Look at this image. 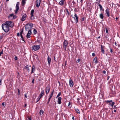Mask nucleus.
I'll list each match as a JSON object with an SVG mask.
<instances>
[{
  "instance_id": "nucleus-1",
  "label": "nucleus",
  "mask_w": 120,
  "mask_h": 120,
  "mask_svg": "<svg viewBox=\"0 0 120 120\" xmlns=\"http://www.w3.org/2000/svg\"><path fill=\"white\" fill-rule=\"evenodd\" d=\"M13 26L14 24L11 21H7L5 23L2 24V27L4 31L6 32H7L9 30V27H12Z\"/></svg>"
},
{
  "instance_id": "nucleus-2",
  "label": "nucleus",
  "mask_w": 120,
  "mask_h": 120,
  "mask_svg": "<svg viewBox=\"0 0 120 120\" xmlns=\"http://www.w3.org/2000/svg\"><path fill=\"white\" fill-rule=\"evenodd\" d=\"M33 26V24L31 23L27 24L25 26V30L26 31L30 30Z\"/></svg>"
},
{
  "instance_id": "nucleus-3",
  "label": "nucleus",
  "mask_w": 120,
  "mask_h": 120,
  "mask_svg": "<svg viewBox=\"0 0 120 120\" xmlns=\"http://www.w3.org/2000/svg\"><path fill=\"white\" fill-rule=\"evenodd\" d=\"M105 102L107 104L109 103V105H110L112 107H113V105L115 104V103L114 102H112V100H111L110 101H105Z\"/></svg>"
},
{
  "instance_id": "nucleus-4",
  "label": "nucleus",
  "mask_w": 120,
  "mask_h": 120,
  "mask_svg": "<svg viewBox=\"0 0 120 120\" xmlns=\"http://www.w3.org/2000/svg\"><path fill=\"white\" fill-rule=\"evenodd\" d=\"M68 44V41L66 40H64L63 44V48L65 50L66 49Z\"/></svg>"
},
{
  "instance_id": "nucleus-5",
  "label": "nucleus",
  "mask_w": 120,
  "mask_h": 120,
  "mask_svg": "<svg viewBox=\"0 0 120 120\" xmlns=\"http://www.w3.org/2000/svg\"><path fill=\"white\" fill-rule=\"evenodd\" d=\"M40 45H34L32 47V50L36 51L38 50L40 48Z\"/></svg>"
},
{
  "instance_id": "nucleus-6",
  "label": "nucleus",
  "mask_w": 120,
  "mask_h": 120,
  "mask_svg": "<svg viewBox=\"0 0 120 120\" xmlns=\"http://www.w3.org/2000/svg\"><path fill=\"white\" fill-rule=\"evenodd\" d=\"M8 17L10 19H14L16 18L17 17V16L13 14H11Z\"/></svg>"
},
{
  "instance_id": "nucleus-7",
  "label": "nucleus",
  "mask_w": 120,
  "mask_h": 120,
  "mask_svg": "<svg viewBox=\"0 0 120 120\" xmlns=\"http://www.w3.org/2000/svg\"><path fill=\"white\" fill-rule=\"evenodd\" d=\"M34 10L33 9L31 11L30 15L31 19V20H33L34 19Z\"/></svg>"
},
{
  "instance_id": "nucleus-8",
  "label": "nucleus",
  "mask_w": 120,
  "mask_h": 120,
  "mask_svg": "<svg viewBox=\"0 0 120 120\" xmlns=\"http://www.w3.org/2000/svg\"><path fill=\"white\" fill-rule=\"evenodd\" d=\"M73 18H74L75 20H76V23H77L78 21V18L76 13H75V14L74 17H73Z\"/></svg>"
},
{
  "instance_id": "nucleus-9",
  "label": "nucleus",
  "mask_w": 120,
  "mask_h": 120,
  "mask_svg": "<svg viewBox=\"0 0 120 120\" xmlns=\"http://www.w3.org/2000/svg\"><path fill=\"white\" fill-rule=\"evenodd\" d=\"M19 2H18L16 4V9L15 10V13H16L19 10Z\"/></svg>"
},
{
  "instance_id": "nucleus-10",
  "label": "nucleus",
  "mask_w": 120,
  "mask_h": 120,
  "mask_svg": "<svg viewBox=\"0 0 120 120\" xmlns=\"http://www.w3.org/2000/svg\"><path fill=\"white\" fill-rule=\"evenodd\" d=\"M69 83L70 86L71 87H73L74 85L73 82L71 79L69 80Z\"/></svg>"
},
{
  "instance_id": "nucleus-11",
  "label": "nucleus",
  "mask_w": 120,
  "mask_h": 120,
  "mask_svg": "<svg viewBox=\"0 0 120 120\" xmlns=\"http://www.w3.org/2000/svg\"><path fill=\"white\" fill-rule=\"evenodd\" d=\"M50 90V89L49 86H46L45 89V92L46 94H47L49 93Z\"/></svg>"
},
{
  "instance_id": "nucleus-12",
  "label": "nucleus",
  "mask_w": 120,
  "mask_h": 120,
  "mask_svg": "<svg viewBox=\"0 0 120 120\" xmlns=\"http://www.w3.org/2000/svg\"><path fill=\"white\" fill-rule=\"evenodd\" d=\"M26 14H24L21 18V20L22 21H24L26 19Z\"/></svg>"
},
{
  "instance_id": "nucleus-13",
  "label": "nucleus",
  "mask_w": 120,
  "mask_h": 120,
  "mask_svg": "<svg viewBox=\"0 0 120 120\" xmlns=\"http://www.w3.org/2000/svg\"><path fill=\"white\" fill-rule=\"evenodd\" d=\"M101 52L103 53V54H104L105 53V46L102 45H101Z\"/></svg>"
},
{
  "instance_id": "nucleus-14",
  "label": "nucleus",
  "mask_w": 120,
  "mask_h": 120,
  "mask_svg": "<svg viewBox=\"0 0 120 120\" xmlns=\"http://www.w3.org/2000/svg\"><path fill=\"white\" fill-rule=\"evenodd\" d=\"M36 2L37 4L36 6L37 7H38L40 6V0H37Z\"/></svg>"
},
{
  "instance_id": "nucleus-15",
  "label": "nucleus",
  "mask_w": 120,
  "mask_h": 120,
  "mask_svg": "<svg viewBox=\"0 0 120 120\" xmlns=\"http://www.w3.org/2000/svg\"><path fill=\"white\" fill-rule=\"evenodd\" d=\"M105 11L106 12V13L108 17H109V9L108 8L107 9L106 11Z\"/></svg>"
},
{
  "instance_id": "nucleus-16",
  "label": "nucleus",
  "mask_w": 120,
  "mask_h": 120,
  "mask_svg": "<svg viewBox=\"0 0 120 120\" xmlns=\"http://www.w3.org/2000/svg\"><path fill=\"white\" fill-rule=\"evenodd\" d=\"M47 60H48V63L49 64V65L51 61V58L48 56Z\"/></svg>"
},
{
  "instance_id": "nucleus-17",
  "label": "nucleus",
  "mask_w": 120,
  "mask_h": 120,
  "mask_svg": "<svg viewBox=\"0 0 120 120\" xmlns=\"http://www.w3.org/2000/svg\"><path fill=\"white\" fill-rule=\"evenodd\" d=\"M61 99L62 98L61 97H59L58 98V99L57 102L59 104H61Z\"/></svg>"
},
{
  "instance_id": "nucleus-18",
  "label": "nucleus",
  "mask_w": 120,
  "mask_h": 120,
  "mask_svg": "<svg viewBox=\"0 0 120 120\" xmlns=\"http://www.w3.org/2000/svg\"><path fill=\"white\" fill-rule=\"evenodd\" d=\"M35 66L34 65H33L32 66V68L31 73H34V72L35 71Z\"/></svg>"
},
{
  "instance_id": "nucleus-19",
  "label": "nucleus",
  "mask_w": 120,
  "mask_h": 120,
  "mask_svg": "<svg viewBox=\"0 0 120 120\" xmlns=\"http://www.w3.org/2000/svg\"><path fill=\"white\" fill-rule=\"evenodd\" d=\"M44 90H42V91L41 92L40 94H39V95H40V96H41L42 97L44 95Z\"/></svg>"
},
{
  "instance_id": "nucleus-20",
  "label": "nucleus",
  "mask_w": 120,
  "mask_h": 120,
  "mask_svg": "<svg viewBox=\"0 0 120 120\" xmlns=\"http://www.w3.org/2000/svg\"><path fill=\"white\" fill-rule=\"evenodd\" d=\"M25 69H26L27 70L28 72H29L30 71V68H29V66L28 65L26 66L25 67Z\"/></svg>"
},
{
  "instance_id": "nucleus-21",
  "label": "nucleus",
  "mask_w": 120,
  "mask_h": 120,
  "mask_svg": "<svg viewBox=\"0 0 120 120\" xmlns=\"http://www.w3.org/2000/svg\"><path fill=\"white\" fill-rule=\"evenodd\" d=\"M64 0H62L60 1L59 2V4L61 5H63L64 4Z\"/></svg>"
},
{
  "instance_id": "nucleus-22",
  "label": "nucleus",
  "mask_w": 120,
  "mask_h": 120,
  "mask_svg": "<svg viewBox=\"0 0 120 120\" xmlns=\"http://www.w3.org/2000/svg\"><path fill=\"white\" fill-rule=\"evenodd\" d=\"M26 0H22V3L23 6L25 5V4L26 3Z\"/></svg>"
},
{
  "instance_id": "nucleus-23",
  "label": "nucleus",
  "mask_w": 120,
  "mask_h": 120,
  "mask_svg": "<svg viewBox=\"0 0 120 120\" xmlns=\"http://www.w3.org/2000/svg\"><path fill=\"white\" fill-rule=\"evenodd\" d=\"M99 16L100 18L101 19H103L104 18V16L102 13L100 14Z\"/></svg>"
},
{
  "instance_id": "nucleus-24",
  "label": "nucleus",
  "mask_w": 120,
  "mask_h": 120,
  "mask_svg": "<svg viewBox=\"0 0 120 120\" xmlns=\"http://www.w3.org/2000/svg\"><path fill=\"white\" fill-rule=\"evenodd\" d=\"M75 108V111L77 113H78L80 114V112L79 111V109L77 108Z\"/></svg>"
},
{
  "instance_id": "nucleus-25",
  "label": "nucleus",
  "mask_w": 120,
  "mask_h": 120,
  "mask_svg": "<svg viewBox=\"0 0 120 120\" xmlns=\"http://www.w3.org/2000/svg\"><path fill=\"white\" fill-rule=\"evenodd\" d=\"M54 92V90H52V91L51 93V94L50 96V97L49 98H51L52 97L53 95V93Z\"/></svg>"
},
{
  "instance_id": "nucleus-26",
  "label": "nucleus",
  "mask_w": 120,
  "mask_h": 120,
  "mask_svg": "<svg viewBox=\"0 0 120 120\" xmlns=\"http://www.w3.org/2000/svg\"><path fill=\"white\" fill-rule=\"evenodd\" d=\"M20 36H21V40H22V41H24L25 42V41L22 35V34H21Z\"/></svg>"
},
{
  "instance_id": "nucleus-27",
  "label": "nucleus",
  "mask_w": 120,
  "mask_h": 120,
  "mask_svg": "<svg viewBox=\"0 0 120 120\" xmlns=\"http://www.w3.org/2000/svg\"><path fill=\"white\" fill-rule=\"evenodd\" d=\"M94 62L95 63H96L97 62V58L95 57L94 59Z\"/></svg>"
},
{
  "instance_id": "nucleus-28",
  "label": "nucleus",
  "mask_w": 120,
  "mask_h": 120,
  "mask_svg": "<svg viewBox=\"0 0 120 120\" xmlns=\"http://www.w3.org/2000/svg\"><path fill=\"white\" fill-rule=\"evenodd\" d=\"M28 30L29 31H28V32L27 34H28L31 35V33H32L31 30Z\"/></svg>"
},
{
  "instance_id": "nucleus-29",
  "label": "nucleus",
  "mask_w": 120,
  "mask_h": 120,
  "mask_svg": "<svg viewBox=\"0 0 120 120\" xmlns=\"http://www.w3.org/2000/svg\"><path fill=\"white\" fill-rule=\"evenodd\" d=\"M98 5L100 7V10H102L103 8L101 5L100 4H99Z\"/></svg>"
},
{
  "instance_id": "nucleus-30",
  "label": "nucleus",
  "mask_w": 120,
  "mask_h": 120,
  "mask_svg": "<svg viewBox=\"0 0 120 120\" xmlns=\"http://www.w3.org/2000/svg\"><path fill=\"white\" fill-rule=\"evenodd\" d=\"M37 30L35 29H34V34H37Z\"/></svg>"
},
{
  "instance_id": "nucleus-31",
  "label": "nucleus",
  "mask_w": 120,
  "mask_h": 120,
  "mask_svg": "<svg viewBox=\"0 0 120 120\" xmlns=\"http://www.w3.org/2000/svg\"><path fill=\"white\" fill-rule=\"evenodd\" d=\"M43 113V111L42 110H41L40 111V115H42Z\"/></svg>"
},
{
  "instance_id": "nucleus-32",
  "label": "nucleus",
  "mask_w": 120,
  "mask_h": 120,
  "mask_svg": "<svg viewBox=\"0 0 120 120\" xmlns=\"http://www.w3.org/2000/svg\"><path fill=\"white\" fill-rule=\"evenodd\" d=\"M30 34H27L26 36V37L27 38H30Z\"/></svg>"
},
{
  "instance_id": "nucleus-33",
  "label": "nucleus",
  "mask_w": 120,
  "mask_h": 120,
  "mask_svg": "<svg viewBox=\"0 0 120 120\" xmlns=\"http://www.w3.org/2000/svg\"><path fill=\"white\" fill-rule=\"evenodd\" d=\"M61 92H60L57 95V97H56V98H57V97L60 96L61 95Z\"/></svg>"
},
{
  "instance_id": "nucleus-34",
  "label": "nucleus",
  "mask_w": 120,
  "mask_h": 120,
  "mask_svg": "<svg viewBox=\"0 0 120 120\" xmlns=\"http://www.w3.org/2000/svg\"><path fill=\"white\" fill-rule=\"evenodd\" d=\"M66 10L67 12V13L68 14V15H70V13L68 11V10L67 9H66Z\"/></svg>"
},
{
  "instance_id": "nucleus-35",
  "label": "nucleus",
  "mask_w": 120,
  "mask_h": 120,
  "mask_svg": "<svg viewBox=\"0 0 120 120\" xmlns=\"http://www.w3.org/2000/svg\"><path fill=\"white\" fill-rule=\"evenodd\" d=\"M51 98H49L48 99V102H47V104H49V101L50 100V99Z\"/></svg>"
},
{
  "instance_id": "nucleus-36",
  "label": "nucleus",
  "mask_w": 120,
  "mask_h": 120,
  "mask_svg": "<svg viewBox=\"0 0 120 120\" xmlns=\"http://www.w3.org/2000/svg\"><path fill=\"white\" fill-rule=\"evenodd\" d=\"M18 95H19L20 94V90L19 89H18Z\"/></svg>"
},
{
  "instance_id": "nucleus-37",
  "label": "nucleus",
  "mask_w": 120,
  "mask_h": 120,
  "mask_svg": "<svg viewBox=\"0 0 120 120\" xmlns=\"http://www.w3.org/2000/svg\"><path fill=\"white\" fill-rule=\"evenodd\" d=\"M3 50H2L1 52H0V56L3 53Z\"/></svg>"
},
{
  "instance_id": "nucleus-38",
  "label": "nucleus",
  "mask_w": 120,
  "mask_h": 120,
  "mask_svg": "<svg viewBox=\"0 0 120 120\" xmlns=\"http://www.w3.org/2000/svg\"><path fill=\"white\" fill-rule=\"evenodd\" d=\"M2 105L4 107H5V103H4V102H3L2 103Z\"/></svg>"
},
{
  "instance_id": "nucleus-39",
  "label": "nucleus",
  "mask_w": 120,
  "mask_h": 120,
  "mask_svg": "<svg viewBox=\"0 0 120 120\" xmlns=\"http://www.w3.org/2000/svg\"><path fill=\"white\" fill-rule=\"evenodd\" d=\"M40 100V99L38 98H37V100L36 101V103L38 102V101L39 100Z\"/></svg>"
},
{
  "instance_id": "nucleus-40",
  "label": "nucleus",
  "mask_w": 120,
  "mask_h": 120,
  "mask_svg": "<svg viewBox=\"0 0 120 120\" xmlns=\"http://www.w3.org/2000/svg\"><path fill=\"white\" fill-rule=\"evenodd\" d=\"M3 38V36H0V41H1V40Z\"/></svg>"
},
{
  "instance_id": "nucleus-41",
  "label": "nucleus",
  "mask_w": 120,
  "mask_h": 120,
  "mask_svg": "<svg viewBox=\"0 0 120 120\" xmlns=\"http://www.w3.org/2000/svg\"><path fill=\"white\" fill-rule=\"evenodd\" d=\"M23 32V29H22L21 32H20V34H22V33Z\"/></svg>"
},
{
  "instance_id": "nucleus-42",
  "label": "nucleus",
  "mask_w": 120,
  "mask_h": 120,
  "mask_svg": "<svg viewBox=\"0 0 120 120\" xmlns=\"http://www.w3.org/2000/svg\"><path fill=\"white\" fill-rule=\"evenodd\" d=\"M103 73H104V74H106V72L105 71H103Z\"/></svg>"
},
{
  "instance_id": "nucleus-43",
  "label": "nucleus",
  "mask_w": 120,
  "mask_h": 120,
  "mask_svg": "<svg viewBox=\"0 0 120 120\" xmlns=\"http://www.w3.org/2000/svg\"><path fill=\"white\" fill-rule=\"evenodd\" d=\"M42 97L41 96H40V95H39L38 98L40 99Z\"/></svg>"
},
{
  "instance_id": "nucleus-44",
  "label": "nucleus",
  "mask_w": 120,
  "mask_h": 120,
  "mask_svg": "<svg viewBox=\"0 0 120 120\" xmlns=\"http://www.w3.org/2000/svg\"><path fill=\"white\" fill-rule=\"evenodd\" d=\"M80 59H78L77 60V62L79 63L80 61Z\"/></svg>"
},
{
  "instance_id": "nucleus-45",
  "label": "nucleus",
  "mask_w": 120,
  "mask_h": 120,
  "mask_svg": "<svg viewBox=\"0 0 120 120\" xmlns=\"http://www.w3.org/2000/svg\"><path fill=\"white\" fill-rule=\"evenodd\" d=\"M18 58L17 56H15V60H17Z\"/></svg>"
},
{
  "instance_id": "nucleus-46",
  "label": "nucleus",
  "mask_w": 120,
  "mask_h": 120,
  "mask_svg": "<svg viewBox=\"0 0 120 120\" xmlns=\"http://www.w3.org/2000/svg\"><path fill=\"white\" fill-rule=\"evenodd\" d=\"M106 33H108V30L106 28Z\"/></svg>"
},
{
  "instance_id": "nucleus-47",
  "label": "nucleus",
  "mask_w": 120,
  "mask_h": 120,
  "mask_svg": "<svg viewBox=\"0 0 120 120\" xmlns=\"http://www.w3.org/2000/svg\"><path fill=\"white\" fill-rule=\"evenodd\" d=\"M17 35L18 36H20V34L19 33H18L17 34Z\"/></svg>"
},
{
  "instance_id": "nucleus-48",
  "label": "nucleus",
  "mask_w": 120,
  "mask_h": 120,
  "mask_svg": "<svg viewBox=\"0 0 120 120\" xmlns=\"http://www.w3.org/2000/svg\"><path fill=\"white\" fill-rule=\"evenodd\" d=\"M1 81L2 80L1 79H0V85L1 84Z\"/></svg>"
},
{
  "instance_id": "nucleus-49",
  "label": "nucleus",
  "mask_w": 120,
  "mask_h": 120,
  "mask_svg": "<svg viewBox=\"0 0 120 120\" xmlns=\"http://www.w3.org/2000/svg\"><path fill=\"white\" fill-rule=\"evenodd\" d=\"M92 55L93 56H95V54L94 53H92Z\"/></svg>"
},
{
  "instance_id": "nucleus-50",
  "label": "nucleus",
  "mask_w": 120,
  "mask_h": 120,
  "mask_svg": "<svg viewBox=\"0 0 120 120\" xmlns=\"http://www.w3.org/2000/svg\"><path fill=\"white\" fill-rule=\"evenodd\" d=\"M110 52L111 53H112V52H113L112 49H110Z\"/></svg>"
},
{
  "instance_id": "nucleus-51",
  "label": "nucleus",
  "mask_w": 120,
  "mask_h": 120,
  "mask_svg": "<svg viewBox=\"0 0 120 120\" xmlns=\"http://www.w3.org/2000/svg\"><path fill=\"white\" fill-rule=\"evenodd\" d=\"M34 79H33L32 80V82L33 83H34Z\"/></svg>"
},
{
  "instance_id": "nucleus-52",
  "label": "nucleus",
  "mask_w": 120,
  "mask_h": 120,
  "mask_svg": "<svg viewBox=\"0 0 120 120\" xmlns=\"http://www.w3.org/2000/svg\"><path fill=\"white\" fill-rule=\"evenodd\" d=\"M80 1V2L82 4V3L83 2V0H79Z\"/></svg>"
},
{
  "instance_id": "nucleus-53",
  "label": "nucleus",
  "mask_w": 120,
  "mask_h": 120,
  "mask_svg": "<svg viewBox=\"0 0 120 120\" xmlns=\"http://www.w3.org/2000/svg\"><path fill=\"white\" fill-rule=\"evenodd\" d=\"M25 96L26 98L27 97L26 94H25Z\"/></svg>"
},
{
  "instance_id": "nucleus-54",
  "label": "nucleus",
  "mask_w": 120,
  "mask_h": 120,
  "mask_svg": "<svg viewBox=\"0 0 120 120\" xmlns=\"http://www.w3.org/2000/svg\"><path fill=\"white\" fill-rule=\"evenodd\" d=\"M84 20V17H83L82 19V21H83Z\"/></svg>"
},
{
  "instance_id": "nucleus-55",
  "label": "nucleus",
  "mask_w": 120,
  "mask_h": 120,
  "mask_svg": "<svg viewBox=\"0 0 120 120\" xmlns=\"http://www.w3.org/2000/svg\"><path fill=\"white\" fill-rule=\"evenodd\" d=\"M70 104H71L70 102H69V103H68V106H69L70 105Z\"/></svg>"
},
{
  "instance_id": "nucleus-56",
  "label": "nucleus",
  "mask_w": 120,
  "mask_h": 120,
  "mask_svg": "<svg viewBox=\"0 0 120 120\" xmlns=\"http://www.w3.org/2000/svg\"><path fill=\"white\" fill-rule=\"evenodd\" d=\"M27 120H31V118H29Z\"/></svg>"
},
{
  "instance_id": "nucleus-57",
  "label": "nucleus",
  "mask_w": 120,
  "mask_h": 120,
  "mask_svg": "<svg viewBox=\"0 0 120 120\" xmlns=\"http://www.w3.org/2000/svg\"><path fill=\"white\" fill-rule=\"evenodd\" d=\"M72 119L73 120H74V118L73 116L72 117Z\"/></svg>"
},
{
  "instance_id": "nucleus-58",
  "label": "nucleus",
  "mask_w": 120,
  "mask_h": 120,
  "mask_svg": "<svg viewBox=\"0 0 120 120\" xmlns=\"http://www.w3.org/2000/svg\"><path fill=\"white\" fill-rule=\"evenodd\" d=\"M87 97H88V99H89V96H87Z\"/></svg>"
},
{
  "instance_id": "nucleus-59",
  "label": "nucleus",
  "mask_w": 120,
  "mask_h": 120,
  "mask_svg": "<svg viewBox=\"0 0 120 120\" xmlns=\"http://www.w3.org/2000/svg\"><path fill=\"white\" fill-rule=\"evenodd\" d=\"M118 19V18L117 17L116 18V19L117 20Z\"/></svg>"
},
{
  "instance_id": "nucleus-60",
  "label": "nucleus",
  "mask_w": 120,
  "mask_h": 120,
  "mask_svg": "<svg viewBox=\"0 0 120 120\" xmlns=\"http://www.w3.org/2000/svg\"><path fill=\"white\" fill-rule=\"evenodd\" d=\"M114 112H116V110H114Z\"/></svg>"
},
{
  "instance_id": "nucleus-61",
  "label": "nucleus",
  "mask_w": 120,
  "mask_h": 120,
  "mask_svg": "<svg viewBox=\"0 0 120 120\" xmlns=\"http://www.w3.org/2000/svg\"><path fill=\"white\" fill-rule=\"evenodd\" d=\"M26 105H27L26 104H25V107L26 106Z\"/></svg>"
},
{
  "instance_id": "nucleus-62",
  "label": "nucleus",
  "mask_w": 120,
  "mask_h": 120,
  "mask_svg": "<svg viewBox=\"0 0 120 120\" xmlns=\"http://www.w3.org/2000/svg\"><path fill=\"white\" fill-rule=\"evenodd\" d=\"M55 57H54V60H55Z\"/></svg>"
},
{
  "instance_id": "nucleus-63",
  "label": "nucleus",
  "mask_w": 120,
  "mask_h": 120,
  "mask_svg": "<svg viewBox=\"0 0 120 120\" xmlns=\"http://www.w3.org/2000/svg\"><path fill=\"white\" fill-rule=\"evenodd\" d=\"M115 44L116 45V42H115Z\"/></svg>"
},
{
  "instance_id": "nucleus-64",
  "label": "nucleus",
  "mask_w": 120,
  "mask_h": 120,
  "mask_svg": "<svg viewBox=\"0 0 120 120\" xmlns=\"http://www.w3.org/2000/svg\"><path fill=\"white\" fill-rule=\"evenodd\" d=\"M9 0H6V1H8Z\"/></svg>"
}]
</instances>
